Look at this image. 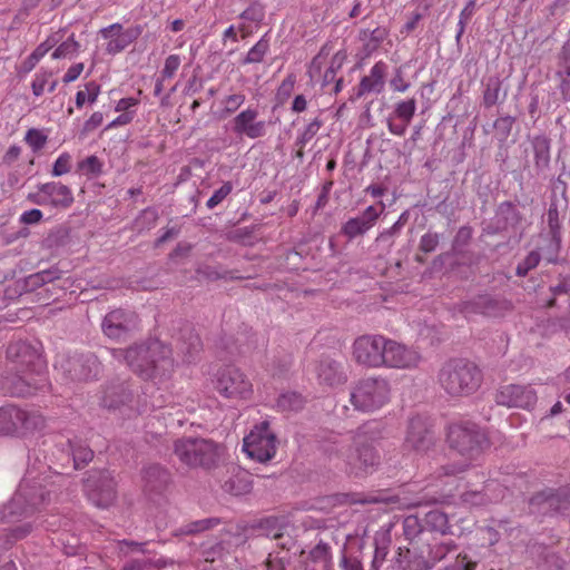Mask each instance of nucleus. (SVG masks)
<instances>
[{
  "label": "nucleus",
  "instance_id": "nucleus-1",
  "mask_svg": "<svg viewBox=\"0 0 570 570\" xmlns=\"http://www.w3.org/2000/svg\"><path fill=\"white\" fill-rule=\"evenodd\" d=\"M381 439V430L374 422L358 426L354 432L328 442L325 453L328 460L346 473L363 476L373 473L381 462L374 443Z\"/></svg>",
  "mask_w": 570,
  "mask_h": 570
},
{
  "label": "nucleus",
  "instance_id": "nucleus-2",
  "mask_svg": "<svg viewBox=\"0 0 570 570\" xmlns=\"http://www.w3.org/2000/svg\"><path fill=\"white\" fill-rule=\"evenodd\" d=\"M129 367L144 380L164 376L174 367L171 350L160 341L129 347Z\"/></svg>",
  "mask_w": 570,
  "mask_h": 570
},
{
  "label": "nucleus",
  "instance_id": "nucleus-3",
  "mask_svg": "<svg viewBox=\"0 0 570 570\" xmlns=\"http://www.w3.org/2000/svg\"><path fill=\"white\" fill-rule=\"evenodd\" d=\"M482 379L478 365L464 358L446 361L438 374L440 386L451 396L473 394L481 386Z\"/></svg>",
  "mask_w": 570,
  "mask_h": 570
},
{
  "label": "nucleus",
  "instance_id": "nucleus-4",
  "mask_svg": "<svg viewBox=\"0 0 570 570\" xmlns=\"http://www.w3.org/2000/svg\"><path fill=\"white\" fill-rule=\"evenodd\" d=\"M222 446L202 438H183L174 443V453L179 461L190 468L212 469L217 465Z\"/></svg>",
  "mask_w": 570,
  "mask_h": 570
},
{
  "label": "nucleus",
  "instance_id": "nucleus-5",
  "mask_svg": "<svg viewBox=\"0 0 570 570\" xmlns=\"http://www.w3.org/2000/svg\"><path fill=\"white\" fill-rule=\"evenodd\" d=\"M55 366L62 377L71 383L98 380L102 372L101 362L91 352L59 354Z\"/></svg>",
  "mask_w": 570,
  "mask_h": 570
},
{
  "label": "nucleus",
  "instance_id": "nucleus-6",
  "mask_svg": "<svg viewBox=\"0 0 570 570\" xmlns=\"http://www.w3.org/2000/svg\"><path fill=\"white\" fill-rule=\"evenodd\" d=\"M391 387L387 380L370 376L360 380L351 391V403L362 412H373L390 401Z\"/></svg>",
  "mask_w": 570,
  "mask_h": 570
},
{
  "label": "nucleus",
  "instance_id": "nucleus-7",
  "mask_svg": "<svg viewBox=\"0 0 570 570\" xmlns=\"http://www.w3.org/2000/svg\"><path fill=\"white\" fill-rule=\"evenodd\" d=\"M448 442L450 448L463 458L462 461L469 462L470 465L488 445L484 433L471 423L451 425L448 432Z\"/></svg>",
  "mask_w": 570,
  "mask_h": 570
},
{
  "label": "nucleus",
  "instance_id": "nucleus-8",
  "mask_svg": "<svg viewBox=\"0 0 570 570\" xmlns=\"http://www.w3.org/2000/svg\"><path fill=\"white\" fill-rule=\"evenodd\" d=\"M45 426V419L33 411L14 405L0 407V435H24Z\"/></svg>",
  "mask_w": 570,
  "mask_h": 570
},
{
  "label": "nucleus",
  "instance_id": "nucleus-9",
  "mask_svg": "<svg viewBox=\"0 0 570 570\" xmlns=\"http://www.w3.org/2000/svg\"><path fill=\"white\" fill-rule=\"evenodd\" d=\"M43 491L27 483H21L10 502L0 509V520L14 521L32 514L45 502Z\"/></svg>",
  "mask_w": 570,
  "mask_h": 570
},
{
  "label": "nucleus",
  "instance_id": "nucleus-10",
  "mask_svg": "<svg viewBox=\"0 0 570 570\" xmlns=\"http://www.w3.org/2000/svg\"><path fill=\"white\" fill-rule=\"evenodd\" d=\"M276 443V435L269 429V423L263 421L244 438L243 450L249 458L267 462L275 456Z\"/></svg>",
  "mask_w": 570,
  "mask_h": 570
},
{
  "label": "nucleus",
  "instance_id": "nucleus-11",
  "mask_svg": "<svg viewBox=\"0 0 570 570\" xmlns=\"http://www.w3.org/2000/svg\"><path fill=\"white\" fill-rule=\"evenodd\" d=\"M38 345V343L32 344L27 341L9 344L7 358L14 365L16 371L36 375L45 373L46 364Z\"/></svg>",
  "mask_w": 570,
  "mask_h": 570
},
{
  "label": "nucleus",
  "instance_id": "nucleus-12",
  "mask_svg": "<svg viewBox=\"0 0 570 570\" xmlns=\"http://www.w3.org/2000/svg\"><path fill=\"white\" fill-rule=\"evenodd\" d=\"M116 487L114 475L107 470L91 471L83 484L88 500L98 508H108L116 501Z\"/></svg>",
  "mask_w": 570,
  "mask_h": 570
},
{
  "label": "nucleus",
  "instance_id": "nucleus-13",
  "mask_svg": "<svg viewBox=\"0 0 570 570\" xmlns=\"http://www.w3.org/2000/svg\"><path fill=\"white\" fill-rule=\"evenodd\" d=\"M386 337L380 334H365L358 336L352 345L354 361L365 367H382L383 352Z\"/></svg>",
  "mask_w": 570,
  "mask_h": 570
},
{
  "label": "nucleus",
  "instance_id": "nucleus-14",
  "mask_svg": "<svg viewBox=\"0 0 570 570\" xmlns=\"http://www.w3.org/2000/svg\"><path fill=\"white\" fill-rule=\"evenodd\" d=\"M216 390L228 399H246L252 393V384L236 367L227 366L217 373Z\"/></svg>",
  "mask_w": 570,
  "mask_h": 570
},
{
  "label": "nucleus",
  "instance_id": "nucleus-15",
  "mask_svg": "<svg viewBox=\"0 0 570 570\" xmlns=\"http://www.w3.org/2000/svg\"><path fill=\"white\" fill-rule=\"evenodd\" d=\"M421 360V354L415 348L386 337L382 367L410 370L416 367Z\"/></svg>",
  "mask_w": 570,
  "mask_h": 570
},
{
  "label": "nucleus",
  "instance_id": "nucleus-16",
  "mask_svg": "<svg viewBox=\"0 0 570 570\" xmlns=\"http://www.w3.org/2000/svg\"><path fill=\"white\" fill-rule=\"evenodd\" d=\"M435 444V436L428 420L416 415L410 419L404 448L417 453H426Z\"/></svg>",
  "mask_w": 570,
  "mask_h": 570
},
{
  "label": "nucleus",
  "instance_id": "nucleus-17",
  "mask_svg": "<svg viewBox=\"0 0 570 570\" xmlns=\"http://www.w3.org/2000/svg\"><path fill=\"white\" fill-rule=\"evenodd\" d=\"M138 325L137 315L121 308L109 312L102 320L104 334L116 341L125 340Z\"/></svg>",
  "mask_w": 570,
  "mask_h": 570
},
{
  "label": "nucleus",
  "instance_id": "nucleus-18",
  "mask_svg": "<svg viewBox=\"0 0 570 570\" xmlns=\"http://www.w3.org/2000/svg\"><path fill=\"white\" fill-rule=\"evenodd\" d=\"M46 384L45 373L36 375L16 371L14 374L7 375L3 379L2 389L12 396L26 397L43 389Z\"/></svg>",
  "mask_w": 570,
  "mask_h": 570
},
{
  "label": "nucleus",
  "instance_id": "nucleus-19",
  "mask_svg": "<svg viewBox=\"0 0 570 570\" xmlns=\"http://www.w3.org/2000/svg\"><path fill=\"white\" fill-rule=\"evenodd\" d=\"M142 31L144 28L140 24L124 30L122 26L116 22L100 29L99 33L104 39H108L106 45L107 53L117 55L135 42L141 36Z\"/></svg>",
  "mask_w": 570,
  "mask_h": 570
},
{
  "label": "nucleus",
  "instance_id": "nucleus-20",
  "mask_svg": "<svg viewBox=\"0 0 570 570\" xmlns=\"http://www.w3.org/2000/svg\"><path fill=\"white\" fill-rule=\"evenodd\" d=\"M537 392L527 385L509 384L500 387L495 394V402L507 407L530 410L537 403Z\"/></svg>",
  "mask_w": 570,
  "mask_h": 570
},
{
  "label": "nucleus",
  "instance_id": "nucleus-21",
  "mask_svg": "<svg viewBox=\"0 0 570 570\" xmlns=\"http://www.w3.org/2000/svg\"><path fill=\"white\" fill-rule=\"evenodd\" d=\"M570 507V497L568 491L547 490L537 493L530 499L531 512L538 514H551L554 512L568 513Z\"/></svg>",
  "mask_w": 570,
  "mask_h": 570
},
{
  "label": "nucleus",
  "instance_id": "nucleus-22",
  "mask_svg": "<svg viewBox=\"0 0 570 570\" xmlns=\"http://www.w3.org/2000/svg\"><path fill=\"white\" fill-rule=\"evenodd\" d=\"M258 111L254 108H247L239 112L233 119V131L239 136H246L250 139L261 138L266 135L267 122L256 120Z\"/></svg>",
  "mask_w": 570,
  "mask_h": 570
},
{
  "label": "nucleus",
  "instance_id": "nucleus-23",
  "mask_svg": "<svg viewBox=\"0 0 570 570\" xmlns=\"http://www.w3.org/2000/svg\"><path fill=\"white\" fill-rule=\"evenodd\" d=\"M380 214L381 212H379L374 206H368L360 216L350 218L342 226V233L348 239L362 236L375 225Z\"/></svg>",
  "mask_w": 570,
  "mask_h": 570
},
{
  "label": "nucleus",
  "instance_id": "nucleus-24",
  "mask_svg": "<svg viewBox=\"0 0 570 570\" xmlns=\"http://www.w3.org/2000/svg\"><path fill=\"white\" fill-rule=\"evenodd\" d=\"M132 400V392L126 382H111L102 390L100 405L109 410L119 409Z\"/></svg>",
  "mask_w": 570,
  "mask_h": 570
},
{
  "label": "nucleus",
  "instance_id": "nucleus-25",
  "mask_svg": "<svg viewBox=\"0 0 570 570\" xmlns=\"http://www.w3.org/2000/svg\"><path fill=\"white\" fill-rule=\"evenodd\" d=\"M387 70V66L383 61H377L370 71L368 76H364L358 85L357 91L351 100H355L364 96L365 94L376 92L380 94L384 89V77Z\"/></svg>",
  "mask_w": 570,
  "mask_h": 570
},
{
  "label": "nucleus",
  "instance_id": "nucleus-26",
  "mask_svg": "<svg viewBox=\"0 0 570 570\" xmlns=\"http://www.w3.org/2000/svg\"><path fill=\"white\" fill-rule=\"evenodd\" d=\"M317 377L322 384L336 386L344 384L347 376L342 363L330 357H323L317 365Z\"/></svg>",
  "mask_w": 570,
  "mask_h": 570
},
{
  "label": "nucleus",
  "instance_id": "nucleus-27",
  "mask_svg": "<svg viewBox=\"0 0 570 570\" xmlns=\"http://www.w3.org/2000/svg\"><path fill=\"white\" fill-rule=\"evenodd\" d=\"M38 189L43 191L49 200V205L56 208H69L73 204L71 189L61 183L50 181L41 184Z\"/></svg>",
  "mask_w": 570,
  "mask_h": 570
},
{
  "label": "nucleus",
  "instance_id": "nucleus-28",
  "mask_svg": "<svg viewBox=\"0 0 570 570\" xmlns=\"http://www.w3.org/2000/svg\"><path fill=\"white\" fill-rule=\"evenodd\" d=\"M222 488L233 495H243L252 490V480L247 471L233 466L228 476L223 481Z\"/></svg>",
  "mask_w": 570,
  "mask_h": 570
},
{
  "label": "nucleus",
  "instance_id": "nucleus-29",
  "mask_svg": "<svg viewBox=\"0 0 570 570\" xmlns=\"http://www.w3.org/2000/svg\"><path fill=\"white\" fill-rule=\"evenodd\" d=\"M470 466L469 462L460 461L455 462H436L435 466H431V472L429 474L430 484L438 485L440 483H445L446 479L456 476L458 474L464 472Z\"/></svg>",
  "mask_w": 570,
  "mask_h": 570
},
{
  "label": "nucleus",
  "instance_id": "nucleus-30",
  "mask_svg": "<svg viewBox=\"0 0 570 570\" xmlns=\"http://www.w3.org/2000/svg\"><path fill=\"white\" fill-rule=\"evenodd\" d=\"M168 472L160 465L153 464L144 469L145 489L149 492H160L168 482Z\"/></svg>",
  "mask_w": 570,
  "mask_h": 570
},
{
  "label": "nucleus",
  "instance_id": "nucleus-31",
  "mask_svg": "<svg viewBox=\"0 0 570 570\" xmlns=\"http://www.w3.org/2000/svg\"><path fill=\"white\" fill-rule=\"evenodd\" d=\"M547 222L549 227V234L551 237V246L553 247L554 256H557L561 247V222L559 217V210L556 203H551L547 213Z\"/></svg>",
  "mask_w": 570,
  "mask_h": 570
},
{
  "label": "nucleus",
  "instance_id": "nucleus-32",
  "mask_svg": "<svg viewBox=\"0 0 570 570\" xmlns=\"http://www.w3.org/2000/svg\"><path fill=\"white\" fill-rule=\"evenodd\" d=\"M532 147L534 164L539 169H544L550 164V139L544 135L533 137Z\"/></svg>",
  "mask_w": 570,
  "mask_h": 570
},
{
  "label": "nucleus",
  "instance_id": "nucleus-33",
  "mask_svg": "<svg viewBox=\"0 0 570 570\" xmlns=\"http://www.w3.org/2000/svg\"><path fill=\"white\" fill-rule=\"evenodd\" d=\"M497 215L503 228H515L522 223V215L511 202H503L499 205Z\"/></svg>",
  "mask_w": 570,
  "mask_h": 570
},
{
  "label": "nucleus",
  "instance_id": "nucleus-34",
  "mask_svg": "<svg viewBox=\"0 0 570 570\" xmlns=\"http://www.w3.org/2000/svg\"><path fill=\"white\" fill-rule=\"evenodd\" d=\"M219 524L217 518H206L188 522L175 531V535H193L209 530Z\"/></svg>",
  "mask_w": 570,
  "mask_h": 570
},
{
  "label": "nucleus",
  "instance_id": "nucleus-35",
  "mask_svg": "<svg viewBox=\"0 0 570 570\" xmlns=\"http://www.w3.org/2000/svg\"><path fill=\"white\" fill-rule=\"evenodd\" d=\"M502 80L499 76H491L487 79L483 90V105L487 108L493 107L500 100Z\"/></svg>",
  "mask_w": 570,
  "mask_h": 570
},
{
  "label": "nucleus",
  "instance_id": "nucleus-36",
  "mask_svg": "<svg viewBox=\"0 0 570 570\" xmlns=\"http://www.w3.org/2000/svg\"><path fill=\"white\" fill-rule=\"evenodd\" d=\"M407 219H409V213L403 212L400 215L399 219L390 228H387L379 234V236L375 239V243L379 245L384 244L386 246V248L390 249L394 244L393 238L401 233V229L404 227Z\"/></svg>",
  "mask_w": 570,
  "mask_h": 570
},
{
  "label": "nucleus",
  "instance_id": "nucleus-37",
  "mask_svg": "<svg viewBox=\"0 0 570 570\" xmlns=\"http://www.w3.org/2000/svg\"><path fill=\"white\" fill-rule=\"evenodd\" d=\"M75 469H80L94 458V451L80 441H68Z\"/></svg>",
  "mask_w": 570,
  "mask_h": 570
},
{
  "label": "nucleus",
  "instance_id": "nucleus-38",
  "mask_svg": "<svg viewBox=\"0 0 570 570\" xmlns=\"http://www.w3.org/2000/svg\"><path fill=\"white\" fill-rule=\"evenodd\" d=\"M426 525L441 534L451 533L448 515L440 510H432L425 515Z\"/></svg>",
  "mask_w": 570,
  "mask_h": 570
},
{
  "label": "nucleus",
  "instance_id": "nucleus-39",
  "mask_svg": "<svg viewBox=\"0 0 570 570\" xmlns=\"http://www.w3.org/2000/svg\"><path fill=\"white\" fill-rule=\"evenodd\" d=\"M277 407L283 412H297L304 406V399L296 392H286L278 396Z\"/></svg>",
  "mask_w": 570,
  "mask_h": 570
},
{
  "label": "nucleus",
  "instance_id": "nucleus-40",
  "mask_svg": "<svg viewBox=\"0 0 570 570\" xmlns=\"http://www.w3.org/2000/svg\"><path fill=\"white\" fill-rule=\"evenodd\" d=\"M102 161L96 155H90L78 161L77 171L87 176L88 178H95L102 173Z\"/></svg>",
  "mask_w": 570,
  "mask_h": 570
},
{
  "label": "nucleus",
  "instance_id": "nucleus-41",
  "mask_svg": "<svg viewBox=\"0 0 570 570\" xmlns=\"http://www.w3.org/2000/svg\"><path fill=\"white\" fill-rule=\"evenodd\" d=\"M415 111H416V100L414 98H411L407 100L399 101L395 105L394 110L390 116H393L401 121L411 124V121L415 115Z\"/></svg>",
  "mask_w": 570,
  "mask_h": 570
},
{
  "label": "nucleus",
  "instance_id": "nucleus-42",
  "mask_svg": "<svg viewBox=\"0 0 570 570\" xmlns=\"http://www.w3.org/2000/svg\"><path fill=\"white\" fill-rule=\"evenodd\" d=\"M202 350V341L200 337L195 334L194 332H189L187 341H184L180 346L179 351L184 354L186 362H193L196 357V355Z\"/></svg>",
  "mask_w": 570,
  "mask_h": 570
},
{
  "label": "nucleus",
  "instance_id": "nucleus-43",
  "mask_svg": "<svg viewBox=\"0 0 570 570\" xmlns=\"http://www.w3.org/2000/svg\"><path fill=\"white\" fill-rule=\"evenodd\" d=\"M269 49V41L266 35L262 37L247 52L243 63H259L264 60L265 55Z\"/></svg>",
  "mask_w": 570,
  "mask_h": 570
},
{
  "label": "nucleus",
  "instance_id": "nucleus-44",
  "mask_svg": "<svg viewBox=\"0 0 570 570\" xmlns=\"http://www.w3.org/2000/svg\"><path fill=\"white\" fill-rule=\"evenodd\" d=\"M323 126V120L318 117L313 119L304 130L297 136L295 146L303 149L320 131Z\"/></svg>",
  "mask_w": 570,
  "mask_h": 570
},
{
  "label": "nucleus",
  "instance_id": "nucleus-45",
  "mask_svg": "<svg viewBox=\"0 0 570 570\" xmlns=\"http://www.w3.org/2000/svg\"><path fill=\"white\" fill-rule=\"evenodd\" d=\"M80 45L71 35L67 40L62 41L52 52V59L71 58L78 52Z\"/></svg>",
  "mask_w": 570,
  "mask_h": 570
},
{
  "label": "nucleus",
  "instance_id": "nucleus-46",
  "mask_svg": "<svg viewBox=\"0 0 570 570\" xmlns=\"http://www.w3.org/2000/svg\"><path fill=\"white\" fill-rule=\"evenodd\" d=\"M345 59H346V53L343 51H338L334 55L330 67L324 72L323 81H322L323 87L327 86L328 83H331L335 80L336 72L338 69H341Z\"/></svg>",
  "mask_w": 570,
  "mask_h": 570
},
{
  "label": "nucleus",
  "instance_id": "nucleus-47",
  "mask_svg": "<svg viewBox=\"0 0 570 570\" xmlns=\"http://www.w3.org/2000/svg\"><path fill=\"white\" fill-rule=\"evenodd\" d=\"M158 219V213L156 209L153 208H146L144 209L140 215L135 220V227L137 230H149L156 225V222Z\"/></svg>",
  "mask_w": 570,
  "mask_h": 570
},
{
  "label": "nucleus",
  "instance_id": "nucleus-48",
  "mask_svg": "<svg viewBox=\"0 0 570 570\" xmlns=\"http://www.w3.org/2000/svg\"><path fill=\"white\" fill-rule=\"evenodd\" d=\"M540 259V253L538 250H531L525 258L517 265L515 274L520 277L527 276L530 271L539 265Z\"/></svg>",
  "mask_w": 570,
  "mask_h": 570
},
{
  "label": "nucleus",
  "instance_id": "nucleus-49",
  "mask_svg": "<svg viewBox=\"0 0 570 570\" xmlns=\"http://www.w3.org/2000/svg\"><path fill=\"white\" fill-rule=\"evenodd\" d=\"M456 544L451 540L449 542H443L435 544L431 548L429 552L430 561H433V567L436 564V562L443 560L448 553L455 551Z\"/></svg>",
  "mask_w": 570,
  "mask_h": 570
},
{
  "label": "nucleus",
  "instance_id": "nucleus-50",
  "mask_svg": "<svg viewBox=\"0 0 570 570\" xmlns=\"http://www.w3.org/2000/svg\"><path fill=\"white\" fill-rule=\"evenodd\" d=\"M48 137L37 128H30L24 136V141L33 151H39L47 144Z\"/></svg>",
  "mask_w": 570,
  "mask_h": 570
},
{
  "label": "nucleus",
  "instance_id": "nucleus-51",
  "mask_svg": "<svg viewBox=\"0 0 570 570\" xmlns=\"http://www.w3.org/2000/svg\"><path fill=\"white\" fill-rule=\"evenodd\" d=\"M309 558L312 562H323L325 566L331 562L332 553H331V547L320 541L311 551H309Z\"/></svg>",
  "mask_w": 570,
  "mask_h": 570
},
{
  "label": "nucleus",
  "instance_id": "nucleus-52",
  "mask_svg": "<svg viewBox=\"0 0 570 570\" xmlns=\"http://www.w3.org/2000/svg\"><path fill=\"white\" fill-rule=\"evenodd\" d=\"M62 39L60 31L50 35L43 42H41L31 53L40 61L45 55L51 50Z\"/></svg>",
  "mask_w": 570,
  "mask_h": 570
},
{
  "label": "nucleus",
  "instance_id": "nucleus-53",
  "mask_svg": "<svg viewBox=\"0 0 570 570\" xmlns=\"http://www.w3.org/2000/svg\"><path fill=\"white\" fill-rule=\"evenodd\" d=\"M386 36H387L386 30L382 29V28H376L372 31H370V30L361 31V39L362 40L368 39L366 47L371 48V49L377 48L379 45L385 39Z\"/></svg>",
  "mask_w": 570,
  "mask_h": 570
},
{
  "label": "nucleus",
  "instance_id": "nucleus-54",
  "mask_svg": "<svg viewBox=\"0 0 570 570\" xmlns=\"http://www.w3.org/2000/svg\"><path fill=\"white\" fill-rule=\"evenodd\" d=\"M514 121L515 118L511 116H503L494 121L493 126L500 140H505L510 136Z\"/></svg>",
  "mask_w": 570,
  "mask_h": 570
},
{
  "label": "nucleus",
  "instance_id": "nucleus-55",
  "mask_svg": "<svg viewBox=\"0 0 570 570\" xmlns=\"http://www.w3.org/2000/svg\"><path fill=\"white\" fill-rule=\"evenodd\" d=\"M422 532L420 520L415 515H409L403 521V533L406 539L413 540Z\"/></svg>",
  "mask_w": 570,
  "mask_h": 570
},
{
  "label": "nucleus",
  "instance_id": "nucleus-56",
  "mask_svg": "<svg viewBox=\"0 0 570 570\" xmlns=\"http://www.w3.org/2000/svg\"><path fill=\"white\" fill-rule=\"evenodd\" d=\"M51 77L52 72L49 70H40L36 73L31 82L32 94L36 97H40L45 92V88L48 85V81Z\"/></svg>",
  "mask_w": 570,
  "mask_h": 570
},
{
  "label": "nucleus",
  "instance_id": "nucleus-57",
  "mask_svg": "<svg viewBox=\"0 0 570 570\" xmlns=\"http://www.w3.org/2000/svg\"><path fill=\"white\" fill-rule=\"evenodd\" d=\"M233 190V185L230 181L224 183L210 198L207 200L206 206L208 209H214L218 206Z\"/></svg>",
  "mask_w": 570,
  "mask_h": 570
},
{
  "label": "nucleus",
  "instance_id": "nucleus-58",
  "mask_svg": "<svg viewBox=\"0 0 570 570\" xmlns=\"http://www.w3.org/2000/svg\"><path fill=\"white\" fill-rule=\"evenodd\" d=\"M58 278V272L57 271H42L39 273H36L33 275H30L28 278V284L32 287L35 286H42L47 283H51L52 281Z\"/></svg>",
  "mask_w": 570,
  "mask_h": 570
},
{
  "label": "nucleus",
  "instance_id": "nucleus-59",
  "mask_svg": "<svg viewBox=\"0 0 570 570\" xmlns=\"http://www.w3.org/2000/svg\"><path fill=\"white\" fill-rule=\"evenodd\" d=\"M71 156L68 153H62L53 163L52 176L59 177L70 171Z\"/></svg>",
  "mask_w": 570,
  "mask_h": 570
},
{
  "label": "nucleus",
  "instance_id": "nucleus-60",
  "mask_svg": "<svg viewBox=\"0 0 570 570\" xmlns=\"http://www.w3.org/2000/svg\"><path fill=\"white\" fill-rule=\"evenodd\" d=\"M439 243V234L429 232L421 237L419 248L423 253H432L436 249Z\"/></svg>",
  "mask_w": 570,
  "mask_h": 570
},
{
  "label": "nucleus",
  "instance_id": "nucleus-61",
  "mask_svg": "<svg viewBox=\"0 0 570 570\" xmlns=\"http://www.w3.org/2000/svg\"><path fill=\"white\" fill-rule=\"evenodd\" d=\"M181 63V59L178 55H169L161 70L163 78H173Z\"/></svg>",
  "mask_w": 570,
  "mask_h": 570
},
{
  "label": "nucleus",
  "instance_id": "nucleus-62",
  "mask_svg": "<svg viewBox=\"0 0 570 570\" xmlns=\"http://www.w3.org/2000/svg\"><path fill=\"white\" fill-rule=\"evenodd\" d=\"M475 562L471 561L466 554H458L455 560L448 564L444 570H475Z\"/></svg>",
  "mask_w": 570,
  "mask_h": 570
},
{
  "label": "nucleus",
  "instance_id": "nucleus-63",
  "mask_svg": "<svg viewBox=\"0 0 570 570\" xmlns=\"http://www.w3.org/2000/svg\"><path fill=\"white\" fill-rule=\"evenodd\" d=\"M433 568V561L423 556H413L406 566V570H430Z\"/></svg>",
  "mask_w": 570,
  "mask_h": 570
},
{
  "label": "nucleus",
  "instance_id": "nucleus-64",
  "mask_svg": "<svg viewBox=\"0 0 570 570\" xmlns=\"http://www.w3.org/2000/svg\"><path fill=\"white\" fill-rule=\"evenodd\" d=\"M340 567L342 570H364L362 561L357 557L345 553L340 559Z\"/></svg>",
  "mask_w": 570,
  "mask_h": 570
}]
</instances>
